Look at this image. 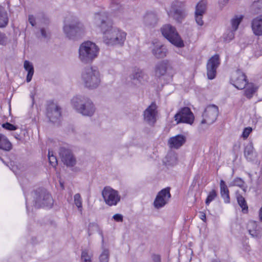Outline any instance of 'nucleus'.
<instances>
[{"mask_svg": "<svg viewBox=\"0 0 262 262\" xmlns=\"http://www.w3.org/2000/svg\"><path fill=\"white\" fill-rule=\"evenodd\" d=\"M95 24L100 28L103 33L104 42L108 46H123L126 33L121 29L114 27L107 13L102 12L95 14Z\"/></svg>", "mask_w": 262, "mask_h": 262, "instance_id": "1", "label": "nucleus"}, {"mask_svg": "<svg viewBox=\"0 0 262 262\" xmlns=\"http://www.w3.org/2000/svg\"><path fill=\"white\" fill-rule=\"evenodd\" d=\"M71 102L76 112L83 116L91 117L95 112L93 103L88 97L77 96L72 99Z\"/></svg>", "mask_w": 262, "mask_h": 262, "instance_id": "2", "label": "nucleus"}, {"mask_svg": "<svg viewBox=\"0 0 262 262\" xmlns=\"http://www.w3.org/2000/svg\"><path fill=\"white\" fill-rule=\"evenodd\" d=\"M63 31L68 38L75 40L84 33V28L83 24L74 17L64 21Z\"/></svg>", "mask_w": 262, "mask_h": 262, "instance_id": "3", "label": "nucleus"}, {"mask_svg": "<svg viewBox=\"0 0 262 262\" xmlns=\"http://www.w3.org/2000/svg\"><path fill=\"white\" fill-rule=\"evenodd\" d=\"M81 80L85 88L96 89L101 83L100 73L95 68H85L81 73Z\"/></svg>", "mask_w": 262, "mask_h": 262, "instance_id": "4", "label": "nucleus"}, {"mask_svg": "<svg viewBox=\"0 0 262 262\" xmlns=\"http://www.w3.org/2000/svg\"><path fill=\"white\" fill-rule=\"evenodd\" d=\"M99 49L95 43L90 41L83 42L79 49V58L84 63H89L97 56Z\"/></svg>", "mask_w": 262, "mask_h": 262, "instance_id": "5", "label": "nucleus"}, {"mask_svg": "<svg viewBox=\"0 0 262 262\" xmlns=\"http://www.w3.org/2000/svg\"><path fill=\"white\" fill-rule=\"evenodd\" d=\"M34 206L37 208H51L53 199L51 194L45 188H39L32 192Z\"/></svg>", "mask_w": 262, "mask_h": 262, "instance_id": "6", "label": "nucleus"}, {"mask_svg": "<svg viewBox=\"0 0 262 262\" xmlns=\"http://www.w3.org/2000/svg\"><path fill=\"white\" fill-rule=\"evenodd\" d=\"M163 36L171 43L178 48L184 47V41L176 28L170 24H166L161 28Z\"/></svg>", "mask_w": 262, "mask_h": 262, "instance_id": "7", "label": "nucleus"}, {"mask_svg": "<svg viewBox=\"0 0 262 262\" xmlns=\"http://www.w3.org/2000/svg\"><path fill=\"white\" fill-rule=\"evenodd\" d=\"M168 14L178 23H182L186 16L184 3L178 1H174Z\"/></svg>", "mask_w": 262, "mask_h": 262, "instance_id": "8", "label": "nucleus"}, {"mask_svg": "<svg viewBox=\"0 0 262 262\" xmlns=\"http://www.w3.org/2000/svg\"><path fill=\"white\" fill-rule=\"evenodd\" d=\"M102 195L106 204L110 206H116L120 201L118 191L110 186H105L102 191Z\"/></svg>", "mask_w": 262, "mask_h": 262, "instance_id": "9", "label": "nucleus"}, {"mask_svg": "<svg viewBox=\"0 0 262 262\" xmlns=\"http://www.w3.org/2000/svg\"><path fill=\"white\" fill-rule=\"evenodd\" d=\"M158 115V106L155 102H152L143 112V120L149 126H154L157 121Z\"/></svg>", "mask_w": 262, "mask_h": 262, "instance_id": "10", "label": "nucleus"}, {"mask_svg": "<svg viewBox=\"0 0 262 262\" xmlns=\"http://www.w3.org/2000/svg\"><path fill=\"white\" fill-rule=\"evenodd\" d=\"M218 115L219 108L217 106L214 104L208 106L202 115L201 124H212L216 120Z\"/></svg>", "mask_w": 262, "mask_h": 262, "instance_id": "11", "label": "nucleus"}, {"mask_svg": "<svg viewBox=\"0 0 262 262\" xmlns=\"http://www.w3.org/2000/svg\"><path fill=\"white\" fill-rule=\"evenodd\" d=\"M170 190V188L167 187L158 193L154 202V206L155 208L159 209L168 204L171 198Z\"/></svg>", "mask_w": 262, "mask_h": 262, "instance_id": "12", "label": "nucleus"}, {"mask_svg": "<svg viewBox=\"0 0 262 262\" xmlns=\"http://www.w3.org/2000/svg\"><path fill=\"white\" fill-rule=\"evenodd\" d=\"M61 108L52 101L48 102L46 108V115L50 121L58 122L61 115Z\"/></svg>", "mask_w": 262, "mask_h": 262, "instance_id": "13", "label": "nucleus"}, {"mask_svg": "<svg viewBox=\"0 0 262 262\" xmlns=\"http://www.w3.org/2000/svg\"><path fill=\"white\" fill-rule=\"evenodd\" d=\"M174 118L177 124L185 123L192 124L194 121V115L190 109L188 107H184L174 115Z\"/></svg>", "mask_w": 262, "mask_h": 262, "instance_id": "14", "label": "nucleus"}, {"mask_svg": "<svg viewBox=\"0 0 262 262\" xmlns=\"http://www.w3.org/2000/svg\"><path fill=\"white\" fill-rule=\"evenodd\" d=\"M230 83L236 89H244L248 82L246 75L240 70L233 72L230 78Z\"/></svg>", "mask_w": 262, "mask_h": 262, "instance_id": "15", "label": "nucleus"}, {"mask_svg": "<svg viewBox=\"0 0 262 262\" xmlns=\"http://www.w3.org/2000/svg\"><path fill=\"white\" fill-rule=\"evenodd\" d=\"M220 64V56L218 54H215L208 60L207 75L209 79L212 80L215 78L216 74V69Z\"/></svg>", "mask_w": 262, "mask_h": 262, "instance_id": "16", "label": "nucleus"}, {"mask_svg": "<svg viewBox=\"0 0 262 262\" xmlns=\"http://www.w3.org/2000/svg\"><path fill=\"white\" fill-rule=\"evenodd\" d=\"M59 154L62 162L67 166L73 167L76 164V160L70 149L61 147Z\"/></svg>", "mask_w": 262, "mask_h": 262, "instance_id": "17", "label": "nucleus"}, {"mask_svg": "<svg viewBox=\"0 0 262 262\" xmlns=\"http://www.w3.org/2000/svg\"><path fill=\"white\" fill-rule=\"evenodd\" d=\"M130 78L133 83L136 85L144 84L148 79V75L140 69L135 70Z\"/></svg>", "mask_w": 262, "mask_h": 262, "instance_id": "18", "label": "nucleus"}, {"mask_svg": "<svg viewBox=\"0 0 262 262\" xmlns=\"http://www.w3.org/2000/svg\"><path fill=\"white\" fill-rule=\"evenodd\" d=\"M159 18L156 13L152 12H147L143 18V24L148 29L155 28L158 24Z\"/></svg>", "mask_w": 262, "mask_h": 262, "instance_id": "19", "label": "nucleus"}, {"mask_svg": "<svg viewBox=\"0 0 262 262\" xmlns=\"http://www.w3.org/2000/svg\"><path fill=\"white\" fill-rule=\"evenodd\" d=\"M169 66V61L167 60H163L158 62L155 66V77L160 78L166 74Z\"/></svg>", "mask_w": 262, "mask_h": 262, "instance_id": "20", "label": "nucleus"}, {"mask_svg": "<svg viewBox=\"0 0 262 262\" xmlns=\"http://www.w3.org/2000/svg\"><path fill=\"white\" fill-rule=\"evenodd\" d=\"M186 141V138L182 135H178L170 138L168 140V144L171 148H179L182 146Z\"/></svg>", "mask_w": 262, "mask_h": 262, "instance_id": "21", "label": "nucleus"}, {"mask_svg": "<svg viewBox=\"0 0 262 262\" xmlns=\"http://www.w3.org/2000/svg\"><path fill=\"white\" fill-rule=\"evenodd\" d=\"M152 54L158 59L163 58L166 57L167 53V50L162 45H157L152 49Z\"/></svg>", "mask_w": 262, "mask_h": 262, "instance_id": "22", "label": "nucleus"}, {"mask_svg": "<svg viewBox=\"0 0 262 262\" xmlns=\"http://www.w3.org/2000/svg\"><path fill=\"white\" fill-rule=\"evenodd\" d=\"M251 27L255 35H262V18L259 17L254 18L251 22Z\"/></svg>", "mask_w": 262, "mask_h": 262, "instance_id": "23", "label": "nucleus"}, {"mask_svg": "<svg viewBox=\"0 0 262 262\" xmlns=\"http://www.w3.org/2000/svg\"><path fill=\"white\" fill-rule=\"evenodd\" d=\"M220 186L221 197L224 199L225 203H229L230 202L229 190L224 180L220 181Z\"/></svg>", "mask_w": 262, "mask_h": 262, "instance_id": "24", "label": "nucleus"}, {"mask_svg": "<svg viewBox=\"0 0 262 262\" xmlns=\"http://www.w3.org/2000/svg\"><path fill=\"white\" fill-rule=\"evenodd\" d=\"M12 148V145L7 138L0 134V149L5 151H10Z\"/></svg>", "mask_w": 262, "mask_h": 262, "instance_id": "25", "label": "nucleus"}, {"mask_svg": "<svg viewBox=\"0 0 262 262\" xmlns=\"http://www.w3.org/2000/svg\"><path fill=\"white\" fill-rule=\"evenodd\" d=\"M166 166H173L178 163V156L174 152L168 153L165 157L164 161Z\"/></svg>", "mask_w": 262, "mask_h": 262, "instance_id": "26", "label": "nucleus"}, {"mask_svg": "<svg viewBox=\"0 0 262 262\" xmlns=\"http://www.w3.org/2000/svg\"><path fill=\"white\" fill-rule=\"evenodd\" d=\"M24 67L25 70L28 72L26 81L27 82H29L31 81L34 74L33 66L31 62L28 60H25L24 61Z\"/></svg>", "mask_w": 262, "mask_h": 262, "instance_id": "27", "label": "nucleus"}, {"mask_svg": "<svg viewBox=\"0 0 262 262\" xmlns=\"http://www.w3.org/2000/svg\"><path fill=\"white\" fill-rule=\"evenodd\" d=\"M9 21L8 14L5 9L0 6V28L5 27Z\"/></svg>", "mask_w": 262, "mask_h": 262, "instance_id": "28", "label": "nucleus"}, {"mask_svg": "<svg viewBox=\"0 0 262 262\" xmlns=\"http://www.w3.org/2000/svg\"><path fill=\"white\" fill-rule=\"evenodd\" d=\"M244 156L248 161H252L254 157V148L252 144L249 143L245 147Z\"/></svg>", "mask_w": 262, "mask_h": 262, "instance_id": "29", "label": "nucleus"}, {"mask_svg": "<svg viewBox=\"0 0 262 262\" xmlns=\"http://www.w3.org/2000/svg\"><path fill=\"white\" fill-rule=\"evenodd\" d=\"M236 199L238 204L242 209V211L244 213H247L248 211V207L245 199L241 194L236 195Z\"/></svg>", "mask_w": 262, "mask_h": 262, "instance_id": "30", "label": "nucleus"}, {"mask_svg": "<svg viewBox=\"0 0 262 262\" xmlns=\"http://www.w3.org/2000/svg\"><path fill=\"white\" fill-rule=\"evenodd\" d=\"M257 89L253 83L248 84L245 91V96L248 99L251 98L256 92Z\"/></svg>", "mask_w": 262, "mask_h": 262, "instance_id": "31", "label": "nucleus"}, {"mask_svg": "<svg viewBox=\"0 0 262 262\" xmlns=\"http://www.w3.org/2000/svg\"><path fill=\"white\" fill-rule=\"evenodd\" d=\"M99 231V234L102 237V243H103V242H104L103 235L102 231H100L99 229L98 225L95 223H90L89 225V227H88L89 235H91V234H92L93 231Z\"/></svg>", "mask_w": 262, "mask_h": 262, "instance_id": "32", "label": "nucleus"}, {"mask_svg": "<svg viewBox=\"0 0 262 262\" xmlns=\"http://www.w3.org/2000/svg\"><path fill=\"white\" fill-rule=\"evenodd\" d=\"M206 10V3L204 1H201L195 7V13L197 14H204Z\"/></svg>", "mask_w": 262, "mask_h": 262, "instance_id": "33", "label": "nucleus"}, {"mask_svg": "<svg viewBox=\"0 0 262 262\" xmlns=\"http://www.w3.org/2000/svg\"><path fill=\"white\" fill-rule=\"evenodd\" d=\"M251 10L254 13H258L262 10V0L254 1L251 6Z\"/></svg>", "mask_w": 262, "mask_h": 262, "instance_id": "34", "label": "nucleus"}, {"mask_svg": "<svg viewBox=\"0 0 262 262\" xmlns=\"http://www.w3.org/2000/svg\"><path fill=\"white\" fill-rule=\"evenodd\" d=\"M245 182L240 178L237 177L229 184V186H236L243 189L245 191Z\"/></svg>", "mask_w": 262, "mask_h": 262, "instance_id": "35", "label": "nucleus"}, {"mask_svg": "<svg viewBox=\"0 0 262 262\" xmlns=\"http://www.w3.org/2000/svg\"><path fill=\"white\" fill-rule=\"evenodd\" d=\"M217 196V193L215 190H212L208 194L206 201L205 204L206 205H209L210 203L213 201Z\"/></svg>", "mask_w": 262, "mask_h": 262, "instance_id": "36", "label": "nucleus"}, {"mask_svg": "<svg viewBox=\"0 0 262 262\" xmlns=\"http://www.w3.org/2000/svg\"><path fill=\"white\" fill-rule=\"evenodd\" d=\"M242 19L243 16H241L239 17H236V18H234L231 20L232 29H233V31H235L237 29Z\"/></svg>", "mask_w": 262, "mask_h": 262, "instance_id": "37", "label": "nucleus"}, {"mask_svg": "<svg viewBox=\"0 0 262 262\" xmlns=\"http://www.w3.org/2000/svg\"><path fill=\"white\" fill-rule=\"evenodd\" d=\"M110 253L107 249H104L99 256L100 262H108Z\"/></svg>", "mask_w": 262, "mask_h": 262, "instance_id": "38", "label": "nucleus"}, {"mask_svg": "<svg viewBox=\"0 0 262 262\" xmlns=\"http://www.w3.org/2000/svg\"><path fill=\"white\" fill-rule=\"evenodd\" d=\"M81 257L82 262H92V255L89 254V251L87 249L82 251Z\"/></svg>", "mask_w": 262, "mask_h": 262, "instance_id": "39", "label": "nucleus"}, {"mask_svg": "<svg viewBox=\"0 0 262 262\" xmlns=\"http://www.w3.org/2000/svg\"><path fill=\"white\" fill-rule=\"evenodd\" d=\"M74 202L75 205L78 208V210L81 212L82 211V200L81 198L80 194L79 193H76L74 196Z\"/></svg>", "mask_w": 262, "mask_h": 262, "instance_id": "40", "label": "nucleus"}, {"mask_svg": "<svg viewBox=\"0 0 262 262\" xmlns=\"http://www.w3.org/2000/svg\"><path fill=\"white\" fill-rule=\"evenodd\" d=\"M2 126L3 128L8 130H15L16 129H17V126L14 125L13 124L9 123V122H6L5 123H3L2 125Z\"/></svg>", "mask_w": 262, "mask_h": 262, "instance_id": "41", "label": "nucleus"}, {"mask_svg": "<svg viewBox=\"0 0 262 262\" xmlns=\"http://www.w3.org/2000/svg\"><path fill=\"white\" fill-rule=\"evenodd\" d=\"M8 43V38L6 34L0 32V45L6 46Z\"/></svg>", "mask_w": 262, "mask_h": 262, "instance_id": "42", "label": "nucleus"}, {"mask_svg": "<svg viewBox=\"0 0 262 262\" xmlns=\"http://www.w3.org/2000/svg\"><path fill=\"white\" fill-rule=\"evenodd\" d=\"M49 161L50 164L53 167H55L57 165V160L56 157L54 155H52V156H49Z\"/></svg>", "mask_w": 262, "mask_h": 262, "instance_id": "43", "label": "nucleus"}, {"mask_svg": "<svg viewBox=\"0 0 262 262\" xmlns=\"http://www.w3.org/2000/svg\"><path fill=\"white\" fill-rule=\"evenodd\" d=\"M203 14H197V13H195V21L198 25L199 26H202L204 24V21L202 20V16Z\"/></svg>", "mask_w": 262, "mask_h": 262, "instance_id": "44", "label": "nucleus"}, {"mask_svg": "<svg viewBox=\"0 0 262 262\" xmlns=\"http://www.w3.org/2000/svg\"><path fill=\"white\" fill-rule=\"evenodd\" d=\"M252 130V129L250 127H248L245 128L243 130V132L242 134V137L244 139H247L248 138V137L249 136V135H250V134L251 133Z\"/></svg>", "mask_w": 262, "mask_h": 262, "instance_id": "45", "label": "nucleus"}, {"mask_svg": "<svg viewBox=\"0 0 262 262\" xmlns=\"http://www.w3.org/2000/svg\"><path fill=\"white\" fill-rule=\"evenodd\" d=\"M40 33L41 36L44 38H49L50 37V33L47 31L45 28H42L40 29Z\"/></svg>", "mask_w": 262, "mask_h": 262, "instance_id": "46", "label": "nucleus"}, {"mask_svg": "<svg viewBox=\"0 0 262 262\" xmlns=\"http://www.w3.org/2000/svg\"><path fill=\"white\" fill-rule=\"evenodd\" d=\"M151 258L154 262H161V256L159 254H152Z\"/></svg>", "mask_w": 262, "mask_h": 262, "instance_id": "47", "label": "nucleus"}, {"mask_svg": "<svg viewBox=\"0 0 262 262\" xmlns=\"http://www.w3.org/2000/svg\"><path fill=\"white\" fill-rule=\"evenodd\" d=\"M28 21L32 26H35L36 25V21L34 16L33 15H29L28 17Z\"/></svg>", "mask_w": 262, "mask_h": 262, "instance_id": "48", "label": "nucleus"}, {"mask_svg": "<svg viewBox=\"0 0 262 262\" xmlns=\"http://www.w3.org/2000/svg\"><path fill=\"white\" fill-rule=\"evenodd\" d=\"M113 218L116 222H122L123 216L120 214H116L114 215Z\"/></svg>", "mask_w": 262, "mask_h": 262, "instance_id": "49", "label": "nucleus"}, {"mask_svg": "<svg viewBox=\"0 0 262 262\" xmlns=\"http://www.w3.org/2000/svg\"><path fill=\"white\" fill-rule=\"evenodd\" d=\"M229 2V0H219V3L222 8L224 7Z\"/></svg>", "mask_w": 262, "mask_h": 262, "instance_id": "50", "label": "nucleus"}, {"mask_svg": "<svg viewBox=\"0 0 262 262\" xmlns=\"http://www.w3.org/2000/svg\"><path fill=\"white\" fill-rule=\"evenodd\" d=\"M200 218L204 222H206V214L203 212H200Z\"/></svg>", "mask_w": 262, "mask_h": 262, "instance_id": "51", "label": "nucleus"}, {"mask_svg": "<svg viewBox=\"0 0 262 262\" xmlns=\"http://www.w3.org/2000/svg\"><path fill=\"white\" fill-rule=\"evenodd\" d=\"M115 5H116V7H118L119 4L115 1H113L111 3V7L113 10H115L116 8H115Z\"/></svg>", "mask_w": 262, "mask_h": 262, "instance_id": "52", "label": "nucleus"}, {"mask_svg": "<svg viewBox=\"0 0 262 262\" xmlns=\"http://www.w3.org/2000/svg\"><path fill=\"white\" fill-rule=\"evenodd\" d=\"M234 32H235V31H233V29H232V30L231 31H230V32L228 34V36H229V39L230 40L234 38Z\"/></svg>", "mask_w": 262, "mask_h": 262, "instance_id": "53", "label": "nucleus"}, {"mask_svg": "<svg viewBox=\"0 0 262 262\" xmlns=\"http://www.w3.org/2000/svg\"><path fill=\"white\" fill-rule=\"evenodd\" d=\"M248 226H249V227H250V226H252L253 229H255L257 228V225H256V223L255 222H250L249 223Z\"/></svg>", "mask_w": 262, "mask_h": 262, "instance_id": "54", "label": "nucleus"}, {"mask_svg": "<svg viewBox=\"0 0 262 262\" xmlns=\"http://www.w3.org/2000/svg\"><path fill=\"white\" fill-rule=\"evenodd\" d=\"M249 232L250 235H251L252 236H256V231L254 229L251 230V229H249Z\"/></svg>", "mask_w": 262, "mask_h": 262, "instance_id": "55", "label": "nucleus"}, {"mask_svg": "<svg viewBox=\"0 0 262 262\" xmlns=\"http://www.w3.org/2000/svg\"><path fill=\"white\" fill-rule=\"evenodd\" d=\"M211 262H221L219 258H213L211 259Z\"/></svg>", "mask_w": 262, "mask_h": 262, "instance_id": "56", "label": "nucleus"}, {"mask_svg": "<svg viewBox=\"0 0 262 262\" xmlns=\"http://www.w3.org/2000/svg\"><path fill=\"white\" fill-rule=\"evenodd\" d=\"M52 155H53V151H51L49 150V152H48V158H49V156H52Z\"/></svg>", "mask_w": 262, "mask_h": 262, "instance_id": "57", "label": "nucleus"}, {"mask_svg": "<svg viewBox=\"0 0 262 262\" xmlns=\"http://www.w3.org/2000/svg\"><path fill=\"white\" fill-rule=\"evenodd\" d=\"M26 208H27V211H28V202H27V199H26Z\"/></svg>", "mask_w": 262, "mask_h": 262, "instance_id": "58", "label": "nucleus"}, {"mask_svg": "<svg viewBox=\"0 0 262 262\" xmlns=\"http://www.w3.org/2000/svg\"><path fill=\"white\" fill-rule=\"evenodd\" d=\"M259 48H261V50H260L261 54H259V55H260L261 54H262V46H260Z\"/></svg>", "mask_w": 262, "mask_h": 262, "instance_id": "59", "label": "nucleus"}, {"mask_svg": "<svg viewBox=\"0 0 262 262\" xmlns=\"http://www.w3.org/2000/svg\"><path fill=\"white\" fill-rule=\"evenodd\" d=\"M60 185H61V186L62 187H63V184H62V183H60Z\"/></svg>", "mask_w": 262, "mask_h": 262, "instance_id": "60", "label": "nucleus"}, {"mask_svg": "<svg viewBox=\"0 0 262 262\" xmlns=\"http://www.w3.org/2000/svg\"><path fill=\"white\" fill-rule=\"evenodd\" d=\"M25 196H27V195L25 193Z\"/></svg>", "mask_w": 262, "mask_h": 262, "instance_id": "61", "label": "nucleus"}, {"mask_svg": "<svg viewBox=\"0 0 262 262\" xmlns=\"http://www.w3.org/2000/svg\"><path fill=\"white\" fill-rule=\"evenodd\" d=\"M25 196H27V195L25 193Z\"/></svg>", "mask_w": 262, "mask_h": 262, "instance_id": "62", "label": "nucleus"}]
</instances>
